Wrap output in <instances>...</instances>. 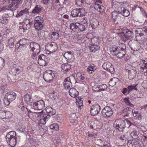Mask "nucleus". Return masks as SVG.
I'll return each mask as SVG.
<instances>
[{
	"label": "nucleus",
	"instance_id": "obj_54",
	"mask_svg": "<svg viewBox=\"0 0 147 147\" xmlns=\"http://www.w3.org/2000/svg\"><path fill=\"white\" fill-rule=\"evenodd\" d=\"M28 9H27L26 8L24 9L23 10L20 11V12L18 13V15L20 16H21L24 13H26L28 12Z\"/></svg>",
	"mask_w": 147,
	"mask_h": 147
},
{
	"label": "nucleus",
	"instance_id": "obj_21",
	"mask_svg": "<svg viewBox=\"0 0 147 147\" xmlns=\"http://www.w3.org/2000/svg\"><path fill=\"white\" fill-rule=\"evenodd\" d=\"M136 71L132 69L129 71L128 78L129 80H132L134 78L136 75Z\"/></svg>",
	"mask_w": 147,
	"mask_h": 147
},
{
	"label": "nucleus",
	"instance_id": "obj_64",
	"mask_svg": "<svg viewBox=\"0 0 147 147\" xmlns=\"http://www.w3.org/2000/svg\"><path fill=\"white\" fill-rule=\"evenodd\" d=\"M95 142L98 145H100V144L102 143V141L101 139H97L95 140Z\"/></svg>",
	"mask_w": 147,
	"mask_h": 147
},
{
	"label": "nucleus",
	"instance_id": "obj_2",
	"mask_svg": "<svg viewBox=\"0 0 147 147\" xmlns=\"http://www.w3.org/2000/svg\"><path fill=\"white\" fill-rule=\"evenodd\" d=\"M30 46L31 48V51L33 52L32 56V58L34 59H36L40 52V45L36 42H31L30 43Z\"/></svg>",
	"mask_w": 147,
	"mask_h": 147
},
{
	"label": "nucleus",
	"instance_id": "obj_45",
	"mask_svg": "<svg viewBox=\"0 0 147 147\" xmlns=\"http://www.w3.org/2000/svg\"><path fill=\"white\" fill-rule=\"evenodd\" d=\"M125 104L127 105H129L131 107H133L134 105L132 104L130 102L128 98H125L123 99Z\"/></svg>",
	"mask_w": 147,
	"mask_h": 147
},
{
	"label": "nucleus",
	"instance_id": "obj_49",
	"mask_svg": "<svg viewBox=\"0 0 147 147\" xmlns=\"http://www.w3.org/2000/svg\"><path fill=\"white\" fill-rule=\"evenodd\" d=\"M98 8L99 9V11L100 13L103 12L105 11V8L102 5L98 4Z\"/></svg>",
	"mask_w": 147,
	"mask_h": 147
},
{
	"label": "nucleus",
	"instance_id": "obj_26",
	"mask_svg": "<svg viewBox=\"0 0 147 147\" xmlns=\"http://www.w3.org/2000/svg\"><path fill=\"white\" fill-rule=\"evenodd\" d=\"M107 87L108 86L107 85L104 84L99 86H97L96 88V89L97 88L99 89L98 90H96L97 92H99L100 91H103L106 90Z\"/></svg>",
	"mask_w": 147,
	"mask_h": 147
},
{
	"label": "nucleus",
	"instance_id": "obj_18",
	"mask_svg": "<svg viewBox=\"0 0 147 147\" xmlns=\"http://www.w3.org/2000/svg\"><path fill=\"white\" fill-rule=\"evenodd\" d=\"M120 83V80L116 78H113L110 80L109 84L110 86H113L116 84H119Z\"/></svg>",
	"mask_w": 147,
	"mask_h": 147
},
{
	"label": "nucleus",
	"instance_id": "obj_58",
	"mask_svg": "<svg viewBox=\"0 0 147 147\" xmlns=\"http://www.w3.org/2000/svg\"><path fill=\"white\" fill-rule=\"evenodd\" d=\"M142 140H140L142 143L145 145H147V137L144 136Z\"/></svg>",
	"mask_w": 147,
	"mask_h": 147
},
{
	"label": "nucleus",
	"instance_id": "obj_12",
	"mask_svg": "<svg viewBox=\"0 0 147 147\" xmlns=\"http://www.w3.org/2000/svg\"><path fill=\"white\" fill-rule=\"evenodd\" d=\"M132 138L139 141L142 140L144 136L139 133V131H132L131 134Z\"/></svg>",
	"mask_w": 147,
	"mask_h": 147
},
{
	"label": "nucleus",
	"instance_id": "obj_37",
	"mask_svg": "<svg viewBox=\"0 0 147 147\" xmlns=\"http://www.w3.org/2000/svg\"><path fill=\"white\" fill-rule=\"evenodd\" d=\"M77 79L79 81L83 82L84 81V77L80 73H78L77 74Z\"/></svg>",
	"mask_w": 147,
	"mask_h": 147
},
{
	"label": "nucleus",
	"instance_id": "obj_23",
	"mask_svg": "<svg viewBox=\"0 0 147 147\" xmlns=\"http://www.w3.org/2000/svg\"><path fill=\"white\" fill-rule=\"evenodd\" d=\"M99 25V22L96 19H92L90 22V25L92 29L96 28Z\"/></svg>",
	"mask_w": 147,
	"mask_h": 147
},
{
	"label": "nucleus",
	"instance_id": "obj_44",
	"mask_svg": "<svg viewBox=\"0 0 147 147\" xmlns=\"http://www.w3.org/2000/svg\"><path fill=\"white\" fill-rule=\"evenodd\" d=\"M2 100L0 98V113H2L3 115H5L6 113L9 114L11 113V112L9 111H6V112L2 111V109H3V105L2 104Z\"/></svg>",
	"mask_w": 147,
	"mask_h": 147
},
{
	"label": "nucleus",
	"instance_id": "obj_8",
	"mask_svg": "<svg viewBox=\"0 0 147 147\" xmlns=\"http://www.w3.org/2000/svg\"><path fill=\"white\" fill-rule=\"evenodd\" d=\"M11 69L9 71L10 74L13 76H16L18 75L21 72V67L16 65V64L11 66Z\"/></svg>",
	"mask_w": 147,
	"mask_h": 147
},
{
	"label": "nucleus",
	"instance_id": "obj_57",
	"mask_svg": "<svg viewBox=\"0 0 147 147\" xmlns=\"http://www.w3.org/2000/svg\"><path fill=\"white\" fill-rule=\"evenodd\" d=\"M124 8H125L123 7L119 6L118 7L117 11L119 13L121 14Z\"/></svg>",
	"mask_w": 147,
	"mask_h": 147
},
{
	"label": "nucleus",
	"instance_id": "obj_10",
	"mask_svg": "<svg viewBox=\"0 0 147 147\" xmlns=\"http://www.w3.org/2000/svg\"><path fill=\"white\" fill-rule=\"evenodd\" d=\"M33 105L34 108L35 110H42L45 107V104L43 100H40L34 102Z\"/></svg>",
	"mask_w": 147,
	"mask_h": 147
},
{
	"label": "nucleus",
	"instance_id": "obj_24",
	"mask_svg": "<svg viewBox=\"0 0 147 147\" xmlns=\"http://www.w3.org/2000/svg\"><path fill=\"white\" fill-rule=\"evenodd\" d=\"M24 101L27 104H28L29 102L32 103L33 101V99L32 98V96L29 94H25L24 95Z\"/></svg>",
	"mask_w": 147,
	"mask_h": 147
},
{
	"label": "nucleus",
	"instance_id": "obj_63",
	"mask_svg": "<svg viewBox=\"0 0 147 147\" xmlns=\"http://www.w3.org/2000/svg\"><path fill=\"white\" fill-rule=\"evenodd\" d=\"M121 47V50H120V51H126L125 50V49L126 48V46L125 44H123L120 45Z\"/></svg>",
	"mask_w": 147,
	"mask_h": 147
},
{
	"label": "nucleus",
	"instance_id": "obj_14",
	"mask_svg": "<svg viewBox=\"0 0 147 147\" xmlns=\"http://www.w3.org/2000/svg\"><path fill=\"white\" fill-rule=\"evenodd\" d=\"M127 19H125L123 17H119L117 19V20L115 22V23L117 25H122L124 24H126L128 23V22L127 21Z\"/></svg>",
	"mask_w": 147,
	"mask_h": 147
},
{
	"label": "nucleus",
	"instance_id": "obj_47",
	"mask_svg": "<svg viewBox=\"0 0 147 147\" xmlns=\"http://www.w3.org/2000/svg\"><path fill=\"white\" fill-rule=\"evenodd\" d=\"M134 140H128L127 145L128 147H134Z\"/></svg>",
	"mask_w": 147,
	"mask_h": 147
},
{
	"label": "nucleus",
	"instance_id": "obj_42",
	"mask_svg": "<svg viewBox=\"0 0 147 147\" xmlns=\"http://www.w3.org/2000/svg\"><path fill=\"white\" fill-rule=\"evenodd\" d=\"M144 35L143 33H136V40H141V38L144 37Z\"/></svg>",
	"mask_w": 147,
	"mask_h": 147
},
{
	"label": "nucleus",
	"instance_id": "obj_56",
	"mask_svg": "<svg viewBox=\"0 0 147 147\" xmlns=\"http://www.w3.org/2000/svg\"><path fill=\"white\" fill-rule=\"evenodd\" d=\"M141 144L140 142L134 140V147H140L141 146Z\"/></svg>",
	"mask_w": 147,
	"mask_h": 147
},
{
	"label": "nucleus",
	"instance_id": "obj_32",
	"mask_svg": "<svg viewBox=\"0 0 147 147\" xmlns=\"http://www.w3.org/2000/svg\"><path fill=\"white\" fill-rule=\"evenodd\" d=\"M15 40L12 38L9 39L8 42L9 47L10 48H13L14 47Z\"/></svg>",
	"mask_w": 147,
	"mask_h": 147
},
{
	"label": "nucleus",
	"instance_id": "obj_60",
	"mask_svg": "<svg viewBox=\"0 0 147 147\" xmlns=\"http://www.w3.org/2000/svg\"><path fill=\"white\" fill-rule=\"evenodd\" d=\"M56 113V111L54 109H53L51 107V109L49 112L48 114L50 115H54Z\"/></svg>",
	"mask_w": 147,
	"mask_h": 147
},
{
	"label": "nucleus",
	"instance_id": "obj_36",
	"mask_svg": "<svg viewBox=\"0 0 147 147\" xmlns=\"http://www.w3.org/2000/svg\"><path fill=\"white\" fill-rule=\"evenodd\" d=\"M49 61H44L43 60L38 59V63L40 66H45L47 65L49 62Z\"/></svg>",
	"mask_w": 147,
	"mask_h": 147
},
{
	"label": "nucleus",
	"instance_id": "obj_43",
	"mask_svg": "<svg viewBox=\"0 0 147 147\" xmlns=\"http://www.w3.org/2000/svg\"><path fill=\"white\" fill-rule=\"evenodd\" d=\"M119 138L122 141V143L124 144L127 142L128 140L126 138V136L124 135H121Z\"/></svg>",
	"mask_w": 147,
	"mask_h": 147
},
{
	"label": "nucleus",
	"instance_id": "obj_59",
	"mask_svg": "<svg viewBox=\"0 0 147 147\" xmlns=\"http://www.w3.org/2000/svg\"><path fill=\"white\" fill-rule=\"evenodd\" d=\"M86 28L84 25L80 24V32L85 30Z\"/></svg>",
	"mask_w": 147,
	"mask_h": 147
},
{
	"label": "nucleus",
	"instance_id": "obj_31",
	"mask_svg": "<svg viewBox=\"0 0 147 147\" xmlns=\"http://www.w3.org/2000/svg\"><path fill=\"white\" fill-rule=\"evenodd\" d=\"M32 24V22H29L28 24L26 25L25 27L24 26L22 28H21V29L22 30L23 32H24L26 30L29 29Z\"/></svg>",
	"mask_w": 147,
	"mask_h": 147
},
{
	"label": "nucleus",
	"instance_id": "obj_35",
	"mask_svg": "<svg viewBox=\"0 0 147 147\" xmlns=\"http://www.w3.org/2000/svg\"><path fill=\"white\" fill-rule=\"evenodd\" d=\"M51 37L53 40H55L59 38V35L57 32H53L51 34Z\"/></svg>",
	"mask_w": 147,
	"mask_h": 147
},
{
	"label": "nucleus",
	"instance_id": "obj_1",
	"mask_svg": "<svg viewBox=\"0 0 147 147\" xmlns=\"http://www.w3.org/2000/svg\"><path fill=\"white\" fill-rule=\"evenodd\" d=\"M6 138L7 143L10 146L14 147L16 146L17 137L15 131H11L7 133Z\"/></svg>",
	"mask_w": 147,
	"mask_h": 147
},
{
	"label": "nucleus",
	"instance_id": "obj_27",
	"mask_svg": "<svg viewBox=\"0 0 147 147\" xmlns=\"http://www.w3.org/2000/svg\"><path fill=\"white\" fill-rule=\"evenodd\" d=\"M62 69L64 71H67L71 68V65L68 63L63 64L61 66Z\"/></svg>",
	"mask_w": 147,
	"mask_h": 147
},
{
	"label": "nucleus",
	"instance_id": "obj_53",
	"mask_svg": "<svg viewBox=\"0 0 147 147\" xmlns=\"http://www.w3.org/2000/svg\"><path fill=\"white\" fill-rule=\"evenodd\" d=\"M88 20L87 18H84V19L83 21H82V23L84 24V26L86 28H88Z\"/></svg>",
	"mask_w": 147,
	"mask_h": 147
},
{
	"label": "nucleus",
	"instance_id": "obj_15",
	"mask_svg": "<svg viewBox=\"0 0 147 147\" xmlns=\"http://www.w3.org/2000/svg\"><path fill=\"white\" fill-rule=\"evenodd\" d=\"M43 7L39 5H36L32 11V13L34 14H39L41 13Z\"/></svg>",
	"mask_w": 147,
	"mask_h": 147
},
{
	"label": "nucleus",
	"instance_id": "obj_20",
	"mask_svg": "<svg viewBox=\"0 0 147 147\" xmlns=\"http://www.w3.org/2000/svg\"><path fill=\"white\" fill-rule=\"evenodd\" d=\"M54 75L51 74H43V76L44 80L47 82H50L53 80Z\"/></svg>",
	"mask_w": 147,
	"mask_h": 147
},
{
	"label": "nucleus",
	"instance_id": "obj_40",
	"mask_svg": "<svg viewBox=\"0 0 147 147\" xmlns=\"http://www.w3.org/2000/svg\"><path fill=\"white\" fill-rule=\"evenodd\" d=\"M137 84L136 85H129L127 87V88L128 89V90L130 92L133 90H138V89L136 88V87L137 86Z\"/></svg>",
	"mask_w": 147,
	"mask_h": 147
},
{
	"label": "nucleus",
	"instance_id": "obj_22",
	"mask_svg": "<svg viewBox=\"0 0 147 147\" xmlns=\"http://www.w3.org/2000/svg\"><path fill=\"white\" fill-rule=\"evenodd\" d=\"M119 49L117 47H113L110 49L111 53L113 56H117Z\"/></svg>",
	"mask_w": 147,
	"mask_h": 147
},
{
	"label": "nucleus",
	"instance_id": "obj_38",
	"mask_svg": "<svg viewBox=\"0 0 147 147\" xmlns=\"http://www.w3.org/2000/svg\"><path fill=\"white\" fill-rule=\"evenodd\" d=\"M49 46L50 48V49L52 51L51 52L52 53L54 52L57 49L56 44L54 42L50 44Z\"/></svg>",
	"mask_w": 147,
	"mask_h": 147
},
{
	"label": "nucleus",
	"instance_id": "obj_28",
	"mask_svg": "<svg viewBox=\"0 0 147 147\" xmlns=\"http://www.w3.org/2000/svg\"><path fill=\"white\" fill-rule=\"evenodd\" d=\"M119 14L116 11H114L112 12V18L114 20V22H115L116 20L119 17Z\"/></svg>",
	"mask_w": 147,
	"mask_h": 147
},
{
	"label": "nucleus",
	"instance_id": "obj_61",
	"mask_svg": "<svg viewBox=\"0 0 147 147\" xmlns=\"http://www.w3.org/2000/svg\"><path fill=\"white\" fill-rule=\"evenodd\" d=\"M110 72L111 74H113L114 72V69L113 66L111 64V67H110L107 70Z\"/></svg>",
	"mask_w": 147,
	"mask_h": 147
},
{
	"label": "nucleus",
	"instance_id": "obj_30",
	"mask_svg": "<svg viewBox=\"0 0 147 147\" xmlns=\"http://www.w3.org/2000/svg\"><path fill=\"white\" fill-rule=\"evenodd\" d=\"M118 54H117L116 56L117 58L121 59L123 58L125 55L126 54V51H120V49L119 51Z\"/></svg>",
	"mask_w": 147,
	"mask_h": 147
},
{
	"label": "nucleus",
	"instance_id": "obj_3",
	"mask_svg": "<svg viewBox=\"0 0 147 147\" xmlns=\"http://www.w3.org/2000/svg\"><path fill=\"white\" fill-rule=\"evenodd\" d=\"M16 93L12 91L7 93L4 98L3 101L4 104L6 105H9L10 102L15 99L16 98Z\"/></svg>",
	"mask_w": 147,
	"mask_h": 147
},
{
	"label": "nucleus",
	"instance_id": "obj_34",
	"mask_svg": "<svg viewBox=\"0 0 147 147\" xmlns=\"http://www.w3.org/2000/svg\"><path fill=\"white\" fill-rule=\"evenodd\" d=\"M77 24H78V23H71L70 25V29L75 32H76L77 28L78 26Z\"/></svg>",
	"mask_w": 147,
	"mask_h": 147
},
{
	"label": "nucleus",
	"instance_id": "obj_7",
	"mask_svg": "<svg viewBox=\"0 0 147 147\" xmlns=\"http://www.w3.org/2000/svg\"><path fill=\"white\" fill-rule=\"evenodd\" d=\"M101 109V107L98 104H95L91 107L90 114L94 116L98 114Z\"/></svg>",
	"mask_w": 147,
	"mask_h": 147
},
{
	"label": "nucleus",
	"instance_id": "obj_9",
	"mask_svg": "<svg viewBox=\"0 0 147 147\" xmlns=\"http://www.w3.org/2000/svg\"><path fill=\"white\" fill-rule=\"evenodd\" d=\"M84 9H74L71 11V16L73 17L76 16H82L84 15Z\"/></svg>",
	"mask_w": 147,
	"mask_h": 147
},
{
	"label": "nucleus",
	"instance_id": "obj_62",
	"mask_svg": "<svg viewBox=\"0 0 147 147\" xmlns=\"http://www.w3.org/2000/svg\"><path fill=\"white\" fill-rule=\"evenodd\" d=\"M128 89L127 88H124L122 91V93L124 94H128L130 93L129 91L128 90Z\"/></svg>",
	"mask_w": 147,
	"mask_h": 147
},
{
	"label": "nucleus",
	"instance_id": "obj_5",
	"mask_svg": "<svg viewBox=\"0 0 147 147\" xmlns=\"http://www.w3.org/2000/svg\"><path fill=\"white\" fill-rule=\"evenodd\" d=\"M129 46L131 50L134 51H136L140 49L141 44L137 40H132L129 42Z\"/></svg>",
	"mask_w": 147,
	"mask_h": 147
},
{
	"label": "nucleus",
	"instance_id": "obj_29",
	"mask_svg": "<svg viewBox=\"0 0 147 147\" xmlns=\"http://www.w3.org/2000/svg\"><path fill=\"white\" fill-rule=\"evenodd\" d=\"M73 54L71 51H67L65 52L63 55L64 57L66 59H71L72 57Z\"/></svg>",
	"mask_w": 147,
	"mask_h": 147
},
{
	"label": "nucleus",
	"instance_id": "obj_13",
	"mask_svg": "<svg viewBox=\"0 0 147 147\" xmlns=\"http://www.w3.org/2000/svg\"><path fill=\"white\" fill-rule=\"evenodd\" d=\"M141 71L147 74V60H142L139 64Z\"/></svg>",
	"mask_w": 147,
	"mask_h": 147
},
{
	"label": "nucleus",
	"instance_id": "obj_39",
	"mask_svg": "<svg viewBox=\"0 0 147 147\" xmlns=\"http://www.w3.org/2000/svg\"><path fill=\"white\" fill-rule=\"evenodd\" d=\"M111 65V64L109 62L105 63L102 65L103 68L106 70H107Z\"/></svg>",
	"mask_w": 147,
	"mask_h": 147
},
{
	"label": "nucleus",
	"instance_id": "obj_48",
	"mask_svg": "<svg viewBox=\"0 0 147 147\" xmlns=\"http://www.w3.org/2000/svg\"><path fill=\"white\" fill-rule=\"evenodd\" d=\"M121 15L127 17L129 15V12L128 10L124 8Z\"/></svg>",
	"mask_w": 147,
	"mask_h": 147
},
{
	"label": "nucleus",
	"instance_id": "obj_19",
	"mask_svg": "<svg viewBox=\"0 0 147 147\" xmlns=\"http://www.w3.org/2000/svg\"><path fill=\"white\" fill-rule=\"evenodd\" d=\"M69 92V94L74 98L77 97L79 94V92L74 88H70Z\"/></svg>",
	"mask_w": 147,
	"mask_h": 147
},
{
	"label": "nucleus",
	"instance_id": "obj_41",
	"mask_svg": "<svg viewBox=\"0 0 147 147\" xmlns=\"http://www.w3.org/2000/svg\"><path fill=\"white\" fill-rule=\"evenodd\" d=\"M38 59L43 60L44 61H49V59L45 55L43 54H41L38 56Z\"/></svg>",
	"mask_w": 147,
	"mask_h": 147
},
{
	"label": "nucleus",
	"instance_id": "obj_50",
	"mask_svg": "<svg viewBox=\"0 0 147 147\" xmlns=\"http://www.w3.org/2000/svg\"><path fill=\"white\" fill-rule=\"evenodd\" d=\"M5 64L4 60L2 58L0 57V70L4 67Z\"/></svg>",
	"mask_w": 147,
	"mask_h": 147
},
{
	"label": "nucleus",
	"instance_id": "obj_46",
	"mask_svg": "<svg viewBox=\"0 0 147 147\" xmlns=\"http://www.w3.org/2000/svg\"><path fill=\"white\" fill-rule=\"evenodd\" d=\"M134 118L136 120L140 121L142 119V116L140 113H138L136 114H133Z\"/></svg>",
	"mask_w": 147,
	"mask_h": 147
},
{
	"label": "nucleus",
	"instance_id": "obj_6",
	"mask_svg": "<svg viewBox=\"0 0 147 147\" xmlns=\"http://www.w3.org/2000/svg\"><path fill=\"white\" fill-rule=\"evenodd\" d=\"M102 115L104 117H108L113 114V111L111 108L109 106H106L101 111Z\"/></svg>",
	"mask_w": 147,
	"mask_h": 147
},
{
	"label": "nucleus",
	"instance_id": "obj_33",
	"mask_svg": "<svg viewBox=\"0 0 147 147\" xmlns=\"http://www.w3.org/2000/svg\"><path fill=\"white\" fill-rule=\"evenodd\" d=\"M90 49L91 52H95L99 49V47L94 44L90 46Z\"/></svg>",
	"mask_w": 147,
	"mask_h": 147
},
{
	"label": "nucleus",
	"instance_id": "obj_4",
	"mask_svg": "<svg viewBox=\"0 0 147 147\" xmlns=\"http://www.w3.org/2000/svg\"><path fill=\"white\" fill-rule=\"evenodd\" d=\"M113 126L119 131H122L125 127V121L121 119H116L113 123Z\"/></svg>",
	"mask_w": 147,
	"mask_h": 147
},
{
	"label": "nucleus",
	"instance_id": "obj_16",
	"mask_svg": "<svg viewBox=\"0 0 147 147\" xmlns=\"http://www.w3.org/2000/svg\"><path fill=\"white\" fill-rule=\"evenodd\" d=\"M63 85L66 89H69L71 86H72V83L69 77H67L65 79Z\"/></svg>",
	"mask_w": 147,
	"mask_h": 147
},
{
	"label": "nucleus",
	"instance_id": "obj_11",
	"mask_svg": "<svg viewBox=\"0 0 147 147\" xmlns=\"http://www.w3.org/2000/svg\"><path fill=\"white\" fill-rule=\"evenodd\" d=\"M120 34L122 36L125 37L126 39V40H127L129 39H130L132 38L134 33L129 30L127 29L121 33Z\"/></svg>",
	"mask_w": 147,
	"mask_h": 147
},
{
	"label": "nucleus",
	"instance_id": "obj_17",
	"mask_svg": "<svg viewBox=\"0 0 147 147\" xmlns=\"http://www.w3.org/2000/svg\"><path fill=\"white\" fill-rule=\"evenodd\" d=\"M44 22H34V25L35 28L38 30H41L44 27Z\"/></svg>",
	"mask_w": 147,
	"mask_h": 147
},
{
	"label": "nucleus",
	"instance_id": "obj_55",
	"mask_svg": "<svg viewBox=\"0 0 147 147\" xmlns=\"http://www.w3.org/2000/svg\"><path fill=\"white\" fill-rule=\"evenodd\" d=\"M44 22L42 17L41 16H37L35 18L34 22Z\"/></svg>",
	"mask_w": 147,
	"mask_h": 147
},
{
	"label": "nucleus",
	"instance_id": "obj_52",
	"mask_svg": "<svg viewBox=\"0 0 147 147\" xmlns=\"http://www.w3.org/2000/svg\"><path fill=\"white\" fill-rule=\"evenodd\" d=\"M26 109L28 112L27 113H26V114L28 115L30 118L32 117L33 116V115L32 114L33 112L28 107H26Z\"/></svg>",
	"mask_w": 147,
	"mask_h": 147
},
{
	"label": "nucleus",
	"instance_id": "obj_51",
	"mask_svg": "<svg viewBox=\"0 0 147 147\" xmlns=\"http://www.w3.org/2000/svg\"><path fill=\"white\" fill-rule=\"evenodd\" d=\"M50 127L51 129H55V130H58L59 129V127L58 125L55 123L50 125Z\"/></svg>",
	"mask_w": 147,
	"mask_h": 147
},
{
	"label": "nucleus",
	"instance_id": "obj_25",
	"mask_svg": "<svg viewBox=\"0 0 147 147\" xmlns=\"http://www.w3.org/2000/svg\"><path fill=\"white\" fill-rule=\"evenodd\" d=\"M96 69V67L94 64H92L87 69V71L90 74H92Z\"/></svg>",
	"mask_w": 147,
	"mask_h": 147
}]
</instances>
